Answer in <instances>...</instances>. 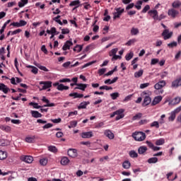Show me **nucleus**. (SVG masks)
Masks as SVG:
<instances>
[{
  "mask_svg": "<svg viewBox=\"0 0 181 181\" xmlns=\"http://www.w3.org/2000/svg\"><path fill=\"white\" fill-rule=\"evenodd\" d=\"M132 137L135 141H144L145 138H146V135L142 132H136L132 134Z\"/></svg>",
  "mask_w": 181,
  "mask_h": 181,
  "instance_id": "obj_1",
  "label": "nucleus"
},
{
  "mask_svg": "<svg viewBox=\"0 0 181 181\" xmlns=\"http://www.w3.org/2000/svg\"><path fill=\"white\" fill-rule=\"evenodd\" d=\"M40 90L42 91L43 90H47V88H50L52 87V81H40Z\"/></svg>",
  "mask_w": 181,
  "mask_h": 181,
  "instance_id": "obj_2",
  "label": "nucleus"
},
{
  "mask_svg": "<svg viewBox=\"0 0 181 181\" xmlns=\"http://www.w3.org/2000/svg\"><path fill=\"white\" fill-rule=\"evenodd\" d=\"M166 86V81H160L154 85V88L156 90H160V94H163V87Z\"/></svg>",
  "mask_w": 181,
  "mask_h": 181,
  "instance_id": "obj_3",
  "label": "nucleus"
},
{
  "mask_svg": "<svg viewBox=\"0 0 181 181\" xmlns=\"http://www.w3.org/2000/svg\"><path fill=\"white\" fill-rule=\"evenodd\" d=\"M115 10L116 11V12L113 13L114 15L113 19L121 18V15H122V13H124V12L125 11L124 8H115Z\"/></svg>",
  "mask_w": 181,
  "mask_h": 181,
  "instance_id": "obj_4",
  "label": "nucleus"
},
{
  "mask_svg": "<svg viewBox=\"0 0 181 181\" xmlns=\"http://www.w3.org/2000/svg\"><path fill=\"white\" fill-rule=\"evenodd\" d=\"M124 112H125V110L124 109H119L115 112V114L117 115L116 117V121H119V119L124 118L125 115H124Z\"/></svg>",
  "mask_w": 181,
  "mask_h": 181,
  "instance_id": "obj_5",
  "label": "nucleus"
},
{
  "mask_svg": "<svg viewBox=\"0 0 181 181\" xmlns=\"http://www.w3.org/2000/svg\"><path fill=\"white\" fill-rule=\"evenodd\" d=\"M20 159L22 162H25V163H32V162H33V158L32 156L23 155L20 157Z\"/></svg>",
  "mask_w": 181,
  "mask_h": 181,
  "instance_id": "obj_6",
  "label": "nucleus"
},
{
  "mask_svg": "<svg viewBox=\"0 0 181 181\" xmlns=\"http://www.w3.org/2000/svg\"><path fill=\"white\" fill-rule=\"evenodd\" d=\"M172 35L173 33H169V30L165 29L162 33V36L164 37V40H168V39H170L172 37Z\"/></svg>",
  "mask_w": 181,
  "mask_h": 181,
  "instance_id": "obj_7",
  "label": "nucleus"
},
{
  "mask_svg": "<svg viewBox=\"0 0 181 181\" xmlns=\"http://www.w3.org/2000/svg\"><path fill=\"white\" fill-rule=\"evenodd\" d=\"M67 153L71 158H77L78 156L77 149L75 148H69Z\"/></svg>",
  "mask_w": 181,
  "mask_h": 181,
  "instance_id": "obj_8",
  "label": "nucleus"
},
{
  "mask_svg": "<svg viewBox=\"0 0 181 181\" xmlns=\"http://www.w3.org/2000/svg\"><path fill=\"white\" fill-rule=\"evenodd\" d=\"M148 15H150V16H152L154 21H158V18L159 15L158 14L157 10H150L148 11Z\"/></svg>",
  "mask_w": 181,
  "mask_h": 181,
  "instance_id": "obj_9",
  "label": "nucleus"
},
{
  "mask_svg": "<svg viewBox=\"0 0 181 181\" xmlns=\"http://www.w3.org/2000/svg\"><path fill=\"white\" fill-rule=\"evenodd\" d=\"M180 86H181V77L173 81L171 87L172 88H177Z\"/></svg>",
  "mask_w": 181,
  "mask_h": 181,
  "instance_id": "obj_10",
  "label": "nucleus"
},
{
  "mask_svg": "<svg viewBox=\"0 0 181 181\" xmlns=\"http://www.w3.org/2000/svg\"><path fill=\"white\" fill-rule=\"evenodd\" d=\"M42 101L46 103V105H44L42 107H54L56 105L54 103H50V101L46 98V96H43Z\"/></svg>",
  "mask_w": 181,
  "mask_h": 181,
  "instance_id": "obj_11",
  "label": "nucleus"
},
{
  "mask_svg": "<svg viewBox=\"0 0 181 181\" xmlns=\"http://www.w3.org/2000/svg\"><path fill=\"white\" fill-rule=\"evenodd\" d=\"M104 135L106 136L109 139H114L115 138L114 133H112V132H111L110 129L105 130Z\"/></svg>",
  "mask_w": 181,
  "mask_h": 181,
  "instance_id": "obj_12",
  "label": "nucleus"
},
{
  "mask_svg": "<svg viewBox=\"0 0 181 181\" xmlns=\"http://www.w3.org/2000/svg\"><path fill=\"white\" fill-rule=\"evenodd\" d=\"M0 91H3L4 94H8L9 91H11V89L6 86V85L4 83H0Z\"/></svg>",
  "mask_w": 181,
  "mask_h": 181,
  "instance_id": "obj_13",
  "label": "nucleus"
},
{
  "mask_svg": "<svg viewBox=\"0 0 181 181\" xmlns=\"http://www.w3.org/2000/svg\"><path fill=\"white\" fill-rule=\"evenodd\" d=\"M73 46V42L70 41V40H67L64 46L62 47V49L66 51V50H70V47Z\"/></svg>",
  "mask_w": 181,
  "mask_h": 181,
  "instance_id": "obj_14",
  "label": "nucleus"
},
{
  "mask_svg": "<svg viewBox=\"0 0 181 181\" xmlns=\"http://www.w3.org/2000/svg\"><path fill=\"white\" fill-rule=\"evenodd\" d=\"M93 136H94L93 132H85L81 134V137L84 139L93 138Z\"/></svg>",
  "mask_w": 181,
  "mask_h": 181,
  "instance_id": "obj_15",
  "label": "nucleus"
},
{
  "mask_svg": "<svg viewBox=\"0 0 181 181\" xmlns=\"http://www.w3.org/2000/svg\"><path fill=\"white\" fill-rule=\"evenodd\" d=\"M168 16H171V18H176V15H177L179 12L175 10V8H171L168 10Z\"/></svg>",
  "mask_w": 181,
  "mask_h": 181,
  "instance_id": "obj_16",
  "label": "nucleus"
},
{
  "mask_svg": "<svg viewBox=\"0 0 181 181\" xmlns=\"http://www.w3.org/2000/svg\"><path fill=\"white\" fill-rule=\"evenodd\" d=\"M76 86L77 87H76L74 90H81L82 91H86V88H87V84L86 83H78Z\"/></svg>",
  "mask_w": 181,
  "mask_h": 181,
  "instance_id": "obj_17",
  "label": "nucleus"
},
{
  "mask_svg": "<svg viewBox=\"0 0 181 181\" xmlns=\"http://www.w3.org/2000/svg\"><path fill=\"white\" fill-rule=\"evenodd\" d=\"M152 99L151 97L146 95L143 102V107H146V105H149L150 103H151Z\"/></svg>",
  "mask_w": 181,
  "mask_h": 181,
  "instance_id": "obj_18",
  "label": "nucleus"
},
{
  "mask_svg": "<svg viewBox=\"0 0 181 181\" xmlns=\"http://www.w3.org/2000/svg\"><path fill=\"white\" fill-rule=\"evenodd\" d=\"M87 105H90V101L82 102L78 107V110H84L87 108Z\"/></svg>",
  "mask_w": 181,
  "mask_h": 181,
  "instance_id": "obj_19",
  "label": "nucleus"
},
{
  "mask_svg": "<svg viewBox=\"0 0 181 181\" xmlns=\"http://www.w3.org/2000/svg\"><path fill=\"white\" fill-rule=\"evenodd\" d=\"M181 98L180 97H176L174 99H173L170 103V105H176V104H179L180 103Z\"/></svg>",
  "mask_w": 181,
  "mask_h": 181,
  "instance_id": "obj_20",
  "label": "nucleus"
},
{
  "mask_svg": "<svg viewBox=\"0 0 181 181\" xmlns=\"http://www.w3.org/2000/svg\"><path fill=\"white\" fill-rule=\"evenodd\" d=\"M11 21L8 20L6 22L4 23L1 29L0 30V35H4V32H5V29H6V26L11 23Z\"/></svg>",
  "mask_w": 181,
  "mask_h": 181,
  "instance_id": "obj_21",
  "label": "nucleus"
},
{
  "mask_svg": "<svg viewBox=\"0 0 181 181\" xmlns=\"http://www.w3.org/2000/svg\"><path fill=\"white\" fill-rule=\"evenodd\" d=\"M6 158H8V153H6V151L0 150V160H5Z\"/></svg>",
  "mask_w": 181,
  "mask_h": 181,
  "instance_id": "obj_22",
  "label": "nucleus"
},
{
  "mask_svg": "<svg viewBox=\"0 0 181 181\" xmlns=\"http://www.w3.org/2000/svg\"><path fill=\"white\" fill-rule=\"evenodd\" d=\"M146 151H148V148L145 146H141L138 148V152L139 155H144V153H145Z\"/></svg>",
  "mask_w": 181,
  "mask_h": 181,
  "instance_id": "obj_23",
  "label": "nucleus"
},
{
  "mask_svg": "<svg viewBox=\"0 0 181 181\" xmlns=\"http://www.w3.org/2000/svg\"><path fill=\"white\" fill-rule=\"evenodd\" d=\"M160 101H162V96H156L152 102V105H156V104H159Z\"/></svg>",
  "mask_w": 181,
  "mask_h": 181,
  "instance_id": "obj_24",
  "label": "nucleus"
},
{
  "mask_svg": "<svg viewBox=\"0 0 181 181\" xmlns=\"http://www.w3.org/2000/svg\"><path fill=\"white\" fill-rule=\"evenodd\" d=\"M69 97H74V98H83L84 95L80 94L78 93H72L69 94Z\"/></svg>",
  "mask_w": 181,
  "mask_h": 181,
  "instance_id": "obj_25",
  "label": "nucleus"
},
{
  "mask_svg": "<svg viewBox=\"0 0 181 181\" xmlns=\"http://www.w3.org/2000/svg\"><path fill=\"white\" fill-rule=\"evenodd\" d=\"M31 115L34 118H42V114H40L39 112H37L36 110H32Z\"/></svg>",
  "mask_w": 181,
  "mask_h": 181,
  "instance_id": "obj_26",
  "label": "nucleus"
},
{
  "mask_svg": "<svg viewBox=\"0 0 181 181\" xmlns=\"http://www.w3.org/2000/svg\"><path fill=\"white\" fill-rule=\"evenodd\" d=\"M80 5V0H74L69 4V6H75L76 8H79Z\"/></svg>",
  "mask_w": 181,
  "mask_h": 181,
  "instance_id": "obj_27",
  "label": "nucleus"
},
{
  "mask_svg": "<svg viewBox=\"0 0 181 181\" xmlns=\"http://www.w3.org/2000/svg\"><path fill=\"white\" fill-rule=\"evenodd\" d=\"M69 162H70V160H69V158L67 157H62L61 159V165H63L64 166L69 165Z\"/></svg>",
  "mask_w": 181,
  "mask_h": 181,
  "instance_id": "obj_28",
  "label": "nucleus"
},
{
  "mask_svg": "<svg viewBox=\"0 0 181 181\" xmlns=\"http://www.w3.org/2000/svg\"><path fill=\"white\" fill-rule=\"evenodd\" d=\"M117 80L118 77H115L112 80L109 78L105 81V84H114V83H117Z\"/></svg>",
  "mask_w": 181,
  "mask_h": 181,
  "instance_id": "obj_29",
  "label": "nucleus"
},
{
  "mask_svg": "<svg viewBox=\"0 0 181 181\" xmlns=\"http://www.w3.org/2000/svg\"><path fill=\"white\" fill-rule=\"evenodd\" d=\"M69 87L64 86L63 83H60L59 86L57 87V89L59 90V91H63V90H69Z\"/></svg>",
  "mask_w": 181,
  "mask_h": 181,
  "instance_id": "obj_30",
  "label": "nucleus"
},
{
  "mask_svg": "<svg viewBox=\"0 0 181 181\" xmlns=\"http://www.w3.org/2000/svg\"><path fill=\"white\" fill-rule=\"evenodd\" d=\"M122 168L124 169H129V168H131V163L129 162V160H125L122 163Z\"/></svg>",
  "mask_w": 181,
  "mask_h": 181,
  "instance_id": "obj_31",
  "label": "nucleus"
},
{
  "mask_svg": "<svg viewBox=\"0 0 181 181\" xmlns=\"http://www.w3.org/2000/svg\"><path fill=\"white\" fill-rule=\"evenodd\" d=\"M144 74V70L141 69L139 71L134 73L135 78H139V77H142Z\"/></svg>",
  "mask_w": 181,
  "mask_h": 181,
  "instance_id": "obj_32",
  "label": "nucleus"
},
{
  "mask_svg": "<svg viewBox=\"0 0 181 181\" xmlns=\"http://www.w3.org/2000/svg\"><path fill=\"white\" fill-rule=\"evenodd\" d=\"M28 2L29 0H21V1L18 2L19 8H23V6H25V5H27Z\"/></svg>",
  "mask_w": 181,
  "mask_h": 181,
  "instance_id": "obj_33",
  "label": "nucleus"
},
{
  "mask_svg": "<svg viewBox=\"0 0 181 181\" xmlns=\"http://www.w3.org/2000/svg\"><path fill=\"white\" fill-rule=\"evenodd\" d=\"M74 52H77V53H80L83 50V45H76L75 47L73 49Z\"/></svg>",
  "mask_w": 181,
  "mask_h": 181,
  "instance_id": "obj_34",
  "label": "nucleus"
},
{
  "mask_svg": "<svg viewBox=\"0 0 181 181\" xmlns=\"http://www.w3.org/2000/svg\"><path fill=\"white\" fill-rule=\"evenodd\" d=\"M181 2L179 1H175L173 3L172 6L175 9H177V8H180Z\"/></svg>",
  "mask_w": 181,
  "mask_h": 181,
  "instance_id": "obj_35",
  "label": "nucleus"
},
{
  "mask_svg": "<svg viewBox=\"0 0 181 181\" xmlns=\"http://www.w3.org/2000/svg\"><path fill=\"white\" fill-rule=\"evenodd\" d=\"M139 33V30L138 28H132L131 30V35L132 36H136Z\"/></svg>",
  "mask_w": 181,
  "mask_h": 181,
  "instance_id": "obj_36",
  "label": "nucleus"
},
{
  "mask_svg": "<svg viewBox=\"0 0 181 181\" xmlns=\"http://www.w3.org/2000/svg\"><path fill=\"white\" fill-rule=\"evenodd\" d=\"M150 127L151 128H156V129H158L159 128V122L158 121H154L152 123L150 124Z\"/></svg>",
  "mask_w": 181,
  "mask_h": 181,
  "instance_id": "obj_37",
  "label": "nucleus"
},
{
  "mask_svg": "<svg viewBox=\"0 0 181 181\" xmlns=\"http://www.w3.org/2000/svg\"><path fill=\"white\" fill-rule=\"evenodd\" d=\"M117 52H118V48L112 49L111 51H110L109 56H110V57H114L115 55L117 54Z\"/></svg>",
  "mask_w": 181,
  "mask_h": 181,
  "instance_id": "obj_38",
  "label": "nucleus"
},
{
  "mask_svg": "<svg viewBox=\"0 0 181 181\" xmlns=\"http://www.w3.org/2000/svg\"><path fill=\"white\" fill-rule=\"evenodd\" d=\"M48 151H49V152H52L53 153H57V148H56L54 146H49Z\"/></svg>",
  "mask_w": 181,
  "mask_h": 181,
  "instance_id": "obj_39",
  "label": "nucleus"
},
{
  "mask_svg": "<svg viewBox=\"0 0 181 181\" xmlns=\"http://www.w3.org/2000/svg\"><path fill=\"white\" fill-rule=\"evenodd\" d=\"M147 162H148V163H157L158 158H156V157L150 158L148 159Z\"/></svg>",
  "mask_w": 181,
  "mask_h": 181,
  "instance_id": "obj_40",
  "label": "nucleus"
},
{
  "mask_svg": "<svg viewBox=\"0 0 181 181\" xmlns=\"http://www.w3.org/2000/svg\"><path fill=\"white\" fill-rule=\"evenodd\" d=\"M173 175V173H172V172H170V173L167 174V179H168V180L173 181V180L177 179V175H175L174 178L170 177Z\"/></svg>",
  "mask_w": 181,
  "mask_h": 181,
  "instance_id": "obj_41",
  "label": "nucleus"
},
{
  "mask_svg": "<svg viewBox=\"0 0 181 181\" xmlns=\"http://www.w3.org/2000/svg\"><path fill=\"white\" fill-rule=\"evenodd\" d=\"M0 129H1L2 131H6V132H9L11 131V127L9 126L1 125Z\"/></svg>",
  "mask_w": 181,
  "mask_h": 181,
  "instance_id": "obj_42",
  "label": "nucleus"
},
{
  "mask_svg": "<svg viewBox=\"0 0 181 181\" xmlns=\"http://www.w3.org/2000/svg\"><path fill=\"white\" fill-rule=\"evenodd\" d=\"M129 155L130 158H138V153H136L134 150L130 151Z\"/></svg>",
  "mask_w": 181,
  "mask_h": 181,
  "instance_id": "obj_43",
  "label": "nucleus"
},
{
  "mask_svg": "<svg viewBox=\"0 0 181 181\" xmlns=\"http://www.w3.org/2000/svg\"><path fill=\"white\" fill-rule=\"evenodd\" d=\"M40 164L42 166H46V165H47V158H42L40 160Z\"/></svg>",
  "mask_w": 181,
  "mask_h": 181,
  "instance_id": "obj_44",
  "label": "nucleus"
},
{
  "mask_svg": "<svg viewBox=\"0 0 181 181\" xmlns=\"http://www.w3.org/2000/svg\"><path fill=\"white\" fill-rule=\"evenodd\" d=\"M110 97H111L112 100H117V98H118V97H119V93L118 92L111 93Z\"/></svg>",
  "mask_w": 181,
  "mask_h": 181,
  "instance_id": "obj_45",
  "label": "nucleus"
},
{
  "mask_svg": "<svg viewBox=\"0 0 181 181\" xmlns=\"http://www.w3.org/2000/svg\"><path fill=\"white\" fill-rule=\"evenodd\" d=\"M140 118H142V113H137L132 117V121H136V119H140Z\"/></svg>",
  "mask_w": 181,
  "mask_h": 181,
  "instance_id": "obj_46",
  "label": "nucleus"
},
{
  "mask_svg": "<svg viewBox=\"0 0 181 181\" xmlns=\"http://www.w3.org/2000/svg\"><path fill=\"white\" fill-rule=\"evenodd\" d=\"M29 105H33V108H35L37 110H39V108H42V106L39 105V104H37V103H30Z\"/></svg>",
  "mask_w": 181,
  "mask_h": 181,
  "instance_id": "obj_47",
  "label": "nucleus"
},
{
  "mask_svg": "<svg viewBox=\"0 0 181 181\" xmlns=\"http://www.w3.org/2000/svg\"><path fill=\"white\" fill-rule=\"evenodd\" d=\"M60 18H61L60 16H57V17L53 18V21H55L57 22V23H59V25H62L63 22H62V21L60 20Z\"/></svg>",
  "mask_w": 181,
  "mask_h": 181,
  "instance_id": "obj_48",
  "label": "nucleus"
},
{
  "mask_svg": "<svg viewBox=\"0 0 181 181\" xmlns=\"http://www.w3.org/2000/svg\"><path fill=\"white\" fill-rule=\"evenodd\" d=\"M25 141L28 144H32V142L35 141V136H33V137H26Z\"/></svg>",
  "mask_w": 181,
  "mask_h": 181,
  "instance_id": "obj_49",
  "label": "nucleus"
},
{
  "mask_svg": "<svg viewBox=\"0 0 181 181\" xmlns=\"http://www.w3.org/2000/svg\"><path fill=\"white\" fill-rule=\"evenodd\" d=\"M132 57H134V53L132 52H130L125 56V59L127 62H129Z\"/></svg>",
  "mask_w": 181,
  "mask_h": 181,
  "instance_id": "obj_50",
  "label": "nucleus"
},
{
  "mask_svg": "<svg viewBox=\"0 0 181 181\" xmlns=\"http://www.w3.org/2000/svg\"><path fill=\"white\" fill-rule=\"evenodd\" d=\"M163 144H165V139H160L156 140V145H163Z\"/></svg>",
  "mask_w": 181,
  "mask_h": 181,
  "instance_id": "obj_51",
  "label": "nucleus"
},
{
  "mask_svg": "<svg viewBox=\"0 0 181 181\" xmlns=\"http://www.w3.org/2000/svg\"><path fill=\"white\" fill-rule=\"evenodd\" d=\"M136 42V39L133 38L132 40H129L127 43L126 46H131L132 45H134Z\"/></svg>",
  "mask_w": 181,
  "mask_h": 181,
  "instance_id": "obj_52",
  "label": "nucleus"
},
{
  "mask_svg": "<svg viewBox=\"0 0 181 181\" xmlns=\"http://www.w3.org/2000/svg\"><path fill=\"white\" fill-rule=\"evenodd\" d=\"M99 90H106L108 91L109 90H112V87L111 86H103L99 88Z\"/></svg>",
  "mask_w": 181,
  "mask_h": 181,
  "instance_id": "obj_53",
  "label": "nucleus"
},
{
  "mask_svg": "<svg viewBox=\"0 0 181 181\" xmlns=\"http://www.w3.org/2000/svg\"><path fill=\"white\" fill-rule=\"evenodd\" d=\"M175 118H176V115L175 112H171L170 115L168 117L169 121H175Z\"/></svg>",
  "mask_w": 181,
  "mask_h": 181,
  "instance_id": "obj_54",
  "label": "nucleus"
},
{
  "mask_svg": "<svg viewBox=\"0 0 181 181\" xmlns=\"http://www.w3.org/2000/svg\"><path fill=\"white\" fill-rule=\"evenodd\" d=\"M168 46L170 47V49H173V47H176L177 46V42H173L171 43L168 44Z\"/></svg>",
  "mask_w": 181,
  "mask_h": 181,
  "instance_id": "obj_55",
  "label": "nucleus"
},
{
  "mask_svg": "<svg viewBox=\"0 0 181 181\" xmlns=\"http://www.w3.org/2000/svg\"><path fill=\"white\" fill-rule=\"evenodd\" d=\"M149 86H151V83H141L140 84V88L144 90V88H146V87H149Z\"/></svg>",
  "mask_w": 181,
  "mask_h": 181,
  "instance_id": "obj_56",
  "label": "nucleus"
},
{
  "mask_svg": "<svg viewBox=\"0 0 181 181\" xmlns=\"http://www.w3.org/2000/svg\"><path fill=\"white\" fill-rule=\"evenodd\" d=\"M105 71H107V69L105 68H103V69H98V73L99 76H103V74H104Z\"/></svg>",
  "mask_w": 181,
  "mask_h": 181,
  "instance_id": "obj_57",
  "label": "nucleus"
},
{
  "mask_svg": "<svg viewBox=\"0 0 181 181\" xmlns=\"http://www.w3.org/2000/svg\"><path fill=\"white\" fill-rule=\"evenodd\" d=\"M37 67H38L40 70H42L43 71H49V69H47L46 66H42L40 64L37 65Z\"/></svg>",
  "mask_w": 181,
  "mask_h": 181,
  "instance_id": "obj_58",
  "label": "nucleus"
},
{
  "mask_svg": "<svg viewBox=\"0 0 181 181\" xmlns=\"http://www.w3.org/2000/svg\"><path fill=\"white\" fill-rule=\"evenodd\" d=\"M9 26H13L14 28H21V25L19 22H13L11 23Z\"/></svg>",
  "mask_w": 181,
  "mask_h": 181,
  "instance_id": "obj_59",
  "label": "nucleus"
},
{
  "mask_svg": "<svg viewBox=\"0 0 181 181\" xmlns=\"http://www.w3.org/2000/svg\"><path fill=\"white\" fill-rule=\"evenodd\" d=\"M143 1L139 0L137 1V5L135 6V8L138 9V11H140V9L142 8L141 5H142Z\"/></svg>",
  "mask_w": 181,
  "mask_h": 181,
  "instance_id": "obj_60",
  "label": "nucleus"
},
{
  "mask_svg": "<svg viewBox=\"0 0 181 181\" xmlns=\"http://www.w3.org/2000/svg\"><path fill=\"white\" fill-rule=\"evenodd\" d=\"M151 9V6L149 5H146L145 7L141 11L142 13H146L148 11Z\"/></svg>",
  "mask_w": 181,
  "mask_h": 181,
  "instance_id": "obj_61",
  "label": "nucleus"
},
{
  "mask_svg": "<svg viewBox=\"0 0 181 181\" xmlns=\"http://www.w3.org/2000/svg\"><path fill=\"white\" fill-rule=\"evenodd\" d=\"M104 127V122H100L95 125V128L99 129V128H103Z\"/></svg>",
  "mask_w": 181,
  "mask_h": 181,
  "instance_id": "obj_62",
  "label": "nucleus"
},
{
  "mask_svg": "<svg viewBox=\"0 0 181 181\" xmlns=\"http://www.w3.org/2000/svg\"><path fill=\"white\" fill-rule=\"evenodd\" d=\"M69 33H70V30H69V28H63L62 30V35H69Z\"/></svg>",
  "mask_w": 181,
  "mask_h": 181,
  "instance_id": "obj_63",
  "label": "nucleus"
},
{
  "mask_svg": "<svg viewBox=\"0 0 181 181\" xmlns=\"http://www.w3.org/2000/svg\"><path fill=\"white\" fill-rule=\"evenodd\" d=\"M53 127V124L47 123L42 127L43 129H49V128H52Z\"/></svg>",
  "mask_w": 181,
  "mask_h": 181,
  "instance_id": "obj_64",
  "label": "nucleus"
}]
</instances>
